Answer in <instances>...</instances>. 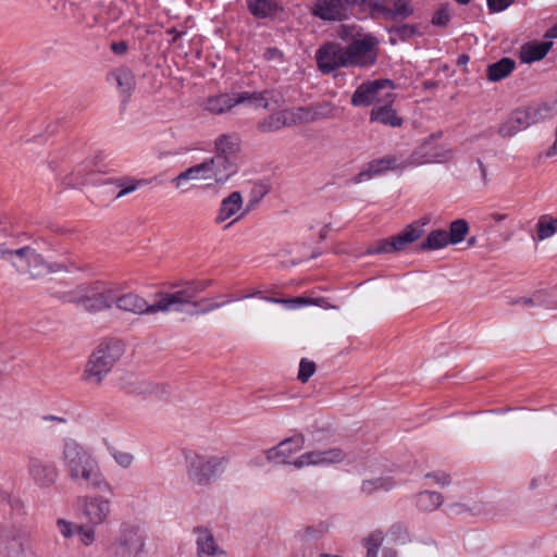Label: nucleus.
I'll list each match as a JSON object with an SVG mask.
<instances>
[{
	"label": "nucleus",
	"instance_id": "obj_1",
	"mask_svg": "<svg viewBox=\"0 0 557 557\" xmlns=\"http://www.w3.org/2000/svg\"><path fill=\"white\" fill-rule=\"evenodd\" d=\"M61 460L73 482H85L91 488L112 491L97 459L76 441L67 438L63 442Z\"/></svg>",
	"mask_w": 557,
	"mask_h": 557
},
{
	"label": "nucleus",
	"instance_id": "obj_2",
	"mask_svg": "<svg viewBox=\"0 0 557 557\" xmlns=\"http://www.w3.org/2000/svg\"><path fill=\"white\" fill-rule=\"evenodd\" d=\"M337 34L342 40L347 41L350 67L368 69L377 62L380 40L375 35L363 33L354 25H341Z\"/></svg>",
	"mask_w": 557,
	"mask_h": 557
},
{
	"label": "nucleus",
	"instance_id": "obj_3",
	"mask_svg": "<svg viewBox=\"0 0 557 557\" xmlns=\"http://www.w3.org/2000/svg\"><path fill=\"white\" fill-rule=\"evenodd\" d=\"M210 282L208 281H189L178 285H172L171 290L159 292L156 294V301L153 302V314L157 312H184L188 311L191 307L196 309L199 301L195 298L203 292Z\"/></svg>",
	"mask_w": 557,
	"mask_h": 557
},
{
	"label": "nucleus",
	"instance_id": "obj_4",
	"mask_svg": "<svg viewBox=\"0 0 557 557\" xmlns=\"http://www.w3.org/2000/svg\"><path fill=\"white\" fill-rule=\"evenodd\" d=\"M124 352L125 347L120 341L100 343L88 358L82 376L83 381L92 386H100Z\"/></svg>",
	"mask_w": 557,
	"mask_h": 557
},
{
	"label": "nucleus",
	"instance_id": "obj_5",
	"mask_svg": "<svg viewBox=\"0 0 557 557\" xmlns=\"http://www.w3.org/2000/svg\"><path fill=\"white\" fill-rule=\"evenodd\" d=\"M184 461L187 480L193 485L205 487L223 473L227 459L187 450L184 453Z\"/></svg>",
	"mask_w": 557,
	"mask_h": 557
},
{
	"label": "nucleus",
	"instance_id": "obj_6",
	"mask_svg": "<svg viewBox=\"0 0 557 557\" xmlns=\"http://www.w3.org/2000/svg\"><path fill=\"white\" fill-rule=\"evenodd\" d=\"M442 133L432 134L425 138L409 156L411 166L429 164V163H444L453 159L454 151L443 145L436 144L441 138Z\"/></svg>",
	"mask_w": 557,
	"mask_h": 557
},
{
	"label": "nucleus",
	"instance_id": "obj_7",
	"mask_svg": "<svg viewBox=\"0 0 557 557\" xmlns=\"http://www.w3.org/2000/svg\"><path fill=\"white\" fill-rule=\"evenodd\" d=\"M12 265L18 273L28 274L32 278L42 277L52 271L44 257L29 246L14 250Z\"/></svg>",
	"mask_w": 557,
	"mask_h": 557
},
{
	"label": "nucleus",
	"instance_id": "obj_8",
	"mask_svg": "<svg viewBox=\"0 0 557 557\" xmlns=\"http://www.w3.org/2000/svg\"><path fill=\"white\" fill-rule=\"evenodd\" d=\"M318 69L330 74L342 67H350L346 46L336 41L322 45L315 52Z\"/></svg>",
	"mask_w": 557,
	"mask_h": 557
},
{
	"label": "nucleus",
	"instance_id": "obj_9",
	"mask_svg": "<svg viewBox=\"0 0 557 557\" xmlns=\"http://www.w3.org/2000/svg\"><path fill=\"white\" fill-rule=\"evenodd\" d=\"M423 225L419 221H416L406 226L399 234L385 238L373 245L368 249L369 253H391L394 251H400L406 246L412 244L419 239L423 234Z\"/></svg>",
	"mask_w": 557,
	"mask_h": 557
},
{
	"label": "nucleus",
	"instance_id": "obj_10",
	"mask_svg": "<svg viewBox=\"0 0 557 557\" xmlns=\"http://www.w3.org/2000/svg\"><path fill=\"white\" fill-rule=\"evenodd\" d=\"M393 84L389 79H375L360 84L351 97L355 107H368L381 103L386 99V91H391Z\"/></svg>",
	"mask_w": 557,
	"mask_h": 557
},
{
	"label": "nucleus",
	"instance_id": "obj_11",
	"mask_svg": "<svg viewBox=\"0 0 557 557\" xmlns=\"http://www.w3.org/2000/svg\"><path fill=\"white\" fill-rule=\"evenodd\" d=\"M144 546L145 541L139 528L123 524L112 549L116 557H138Z\"/></svg>",
	"mask_w": 557,
	"mask_h": 557
},
{
	"label": "nucleus",
	"instance_id": "obj_12",
	"mask_svg": "<svg viewBox=\"0 0 557 557\" xmlns=\"http://www.w3.org/2000/svg\"><path fill=\"white\" fill-rule=\"evenodd\" d=\"M409 166H411L409 157L405 158L403 154H387L369 162L367 169L356 175L352 182L359 184L386 171L405 170Z\"/></svg>",
	"mask_w": 557,
	"mask_h": 557
},
{
	"label": "nucleus",
	"instance_id": "obj_13",
	"mask_svg": "<svg viewBox=\"0 0 557 557\" xmlns=\"http://www.w3.org/2000/svg\"><path fill=\"white\" fill-rule=\"evenodd\" d=\"M347 454L339 447H333L324 450H310L301 454L292 461L297 469L305 467H326L343 462Z\"/></svg>",
	"mask_w": 557,
	"mask_h": 557
},
{
	"label": "nucleus",
	"instance_id": "obj_14",
	"mask_svg": "<svg viewBox=\"0 0 557 557\" xmlns=\"http://www.w3.org/2000/svg\"><path fill=\"white\" fill-rule=\"evenodd\" d=\"M82 512L90 525L107 523L112 512V502L102 495H87L82 499Z\"/></svg>",
	"mask_w": 557,
	"mask_h": 557
},
{
	"label": "nucleus",
	"instance_id": "obj_15",
	"mask_svg": "<svg viewBox=\"0 0 557 557\" xmlns=\"http://www.w3.org/2000/svg\"><path fill=\"white\" fill-rule=\"evenodd\" d=\"M257 202L258 200H249L246 209L242 212L244 207L243 196L239 191H232L227 197L222 199L214 221L216 224H221L233 218V221L226 226L228 227L251 211Z\"/></svg>",
	"mask_w": 557,
	"mask_h": 557
},
{
	"label": "nucleus",
	"instance_id": "obj_16",
	"mask_svg": "<svg viewBox=\"0 0 557 557\" xmlns=\"http://www.w3.org/2000/svg\"><path fill=\"white\" fill-rule=\"evenodd\" d=\"M27 473L33 483L39 488L53 486L59 478V471L52 462L45 461L34 455L27 459Z\"/></svg>",
	"mask_w": 557,
	"mask_h": 557
},
{
	"label": "nucleus",
	"instance_id": "obj_17",
	"mask_svg": "<svg viewBox=\"0 0 557 557\" xmlns=\"http://www.w3.org/2000/svg\"><path fill=\"white\" fill-rule=\"evenodd\" d=\"M200 163L209 180L208 186H222L238 171V163H232L214 154Z\"/></svg>",
	"mask_w": 557,
	"mask_h": 557
},
{
	"label": "nucleus",
	"instance_id": "obj_18",
	"mask_svg": "<svg viewBox=\"0 0 557 557\" xmlns=\"http://www.w3.org/2000/svg\"><path fill=\"white\" fill-rule=\"evenodd\" d=\"M360 0H317L312 14L323 21H342L348 16L349 8Z\"/></svg>",
	"mask_w": 557,
	"mask_h": 557
},
{
	"label": "nucleus",
	"instance_id": "obj_19",
	"mask_svg": "<svg viewBox=\"0 0 557 557\" xmlns=\"http://www.w3.org/2000/svg\"><path fill=\"white\" fill-rule=\"evenodd\" d=\"M305 445V437L301 434L294 435L280 442L276 446L265 451L267 460L276 463H290L289 457L300 451Z\"/></svg>",
	"mask_w": 557,
	"mask_h": 557
},
{
	"label": "nucleus",
	"instance_id": "obj_20",
	"mask_svg": "<svg viewBox=\"0 0 557 557\" xmlns=\"http://www.w3.org/2000/svg\"><path fill=\"white\" fill-rule=\"evenodd\" d=\"M296 124H299V116L296 113V109L281 110L259 121L257 129L260 133L267 134L277 132L284 127H290Z\"/></svg>",
	"mask_w": 557,
	"mask_h": 557
},
{
	"label": "nucleus",
	"instance_id": "obj_21",
	"mask_svg": "<svg viewBox=\"0 0 557 557\" xmlns=\"http://www.w3.org/2000/svg\"><path fill=\"white\" fill-rule=\"evenodd\" d=\"M393 94L391 91H386V99L371 110L370 121L391 127H400L404 121L397 115L396 110L393 109Z\"/></svg>",
	"mask_w": 557,
	"mask_h": 557
},
{
	"label": "nucleus",
	"instance_id": "obj_22",
	"mask_svg": "<svg viewBox=\"0 0 557 557\" xmlns=\"http://www.w3.org/2000/svg\"><path fill=\"white\" fill-rule=\"evenodd\" d=\"M239 149L240 139L237 134H221L213 141L214 156L232 163H238Z\"/></svg>",
	"mask_w": 557,
	"mask_h": 557
},
{
	"label": "nucleus",
	"instance_id": "obj_23",
	"mask_svg": "<svg viewBox=\"0 0 557 557\" xmlns=\"http://www.w3.org/2000/svg\"><path fill=\"white\" fill-rule=\"evenodd\" d=\"M195 533L198 557H225L226 552L218 544L212 532L206 528H196Z\"/></svg>",
	"mask_w": 557,
	"mask_h": 557
},
{
	"label": "nucleus",
	"instance_id": "obj_24",
	"mask_svg": "<svg viewBox=\"0 0 557 557\" xmlns=\"http://www.w3.org/2000/svg\"><path fill=\"white\" fill-rule=\"evenodd\" d=\"M208 182L207 174H205L203 168L201 163H196L186 170L178 173L171 180V184L177 189L180 193H188L195 186L194 182Z\"/></svg>",
	"mask_w": 557,
	"mask_h": 557
},
{
	"label": "nucleus",
	"instance_id": "obj_25",
	"mask_svg": "<svg viewBox=\"0 0 557 557\" xmlns=\"http://www.w3.org/2000/svg\"><path fill=\"white\" fill-rule=\"evenodd\" d=\"M116 308L133 314H153V304H149L136 293H119Z\"/></svg>",
	"mask_w": 557,
	"mask_h": 557
},
{
	"label": "nucleus",
	"instance_id": "obj_26",
	"mask_svg": "<svg viewBox=\"0 0 557 557\" xmlns=\"http://www.w3.org/2000/svg\"><path fill=\"white\" fill-rule=\"evenodd\" d=\"M127 389L129 393L152 397L156 399H165L170 394L169 387L165 384L140 377H135L129 383Z\"/></svg>",
	"mask_w": 557,
	"mask_h": 557
},
{
	"label": "nucleus",
	"instance_id": "obj_27",
	"mask_svg": "<svg viewBox=\"0 0 557 557\" xmlns=\"http://www.w3.org/2000/svg\"><path fill=\"white\" fill-rule=\"evenodd\" d=\"M3 550L8 557H27L29 540L20 531H9L3 536Z\"/></svg>",
	"mask_w": 557,
	"mask_h": 557
},
{
	"label": "nucleus",
	"instance_id": "obj_28",
	"mask_svg": "<svg viewBox=\"0 0 557 557\" xmlns=\"http://www.w3.org/2000/svg\"><path fill=\"white\" fill-rule=\"evenodd\" d=\"M255 296H259L261 299H263L265 301H269V302H273V304L295 302V304H299L300 305V304H307L308 302L306 299H302V298H295V299H292V300H285V299H278V298H273V297L260 296V292L259 290H255L251 294H248V295H245V296L230 295V296H227V300H225V301H222V302H210L206 308H202V309H199V310H197V308L194 309L191 311V313H208L210 311H213L215 309H219V308L225 306L226 304H230V302H233V301H238V300H242V299H245V298H249V297H255Z\"/></svg>",
	"mask_w": 557,
	"mask_h": 557
},
{
	"label": "nucleus",
	"instance_id": "obj_29",
	"mask_svg": "<svg viewBox=\"0 0 557 557\" xmlns=\"http://www.w3.org/2000/svg\"><path fill=\"white\" fill-rule=\"evenodd\" d=\"M237 106L236 94H218L205 100L203 108L210 114H224Z\"/></svg>",
	"mask_w": 557,
	"mask_h": 557
},
{
	"label": "nucleus",
	"instance_id": "obj_30",
	"mask_svg": "<svg viewBox=\"0 0 557 557\" xmlns=\"http://www.w3.org/2000/svg\"><path fill=\"white\" fill-rule=\"evenodd\" d=\"M335 108L329 102L318 103L307 108H297L296 113L299 116L300 123H309L320 119H327L333 116Z\"/></svg>",
	"mask_w": 557,
	"mask_h": 557
},
{
	"label": "nucleus",
	"instance_id": "obj_31",
	"mask_svg": "<svg viewBox=\"0 0 557 557\" xmlns=\"http://www.w3.org/2000/svg\"><path fill=\"white\" fill-rule=\"evenodd\" d=\"M530 127L527 121V116L522 109L513 111L498 128V134L503 137H511L519 132Z\"/></svg>",
	"mask_w": 557,
	"mask_h": 557
},
{
	"label": "nucleus",
	"instance_id": "obj_32",
	"mask_svg": "<svg viewBox=\"0 0 557 557\" xmlns=\"http://www.w3.org/2000/svg\"><path fill=\"white\" fill-rule=\"evenodd\" d=\"M512 304L523 305L527 307H545L549 310L557 309V299L554 297L553 290H537L530 297L516 299Z\"/></svg>",
	"mask_w": 557,
	"mask_h": 557
},
{
	"label": "nucleus",
	"instance_id": "obj_33",
	"mask_svg": "<svg viewBox=\"0 0 557 557\" xmlns=\"http://www.w3.org/2000/svg\"><path fill=\"white\" fill-rule=\"evenodd\" d=\"M552 46V41L527 44L521 48L520 60L523 63L540 61L547 54Z\"/></svg>",
	"mask_w": 557,
	"mask_h": 557
},
{
	"label": "nucleus",
	"instance_id": "obj_34",
	"mask_svg": "<svg viewBox=\"0 0 557 557\" xmlns=\"http://www.w3.org/2000/svg\"><path fill=\"white\" fill-rule=\"evenodd\" d=\"M516 62L510 58H503L487 66V78L491 82H498L512 73Z\"/></svg>",
	"mask_w": 557,
	"mask_h": 557
},
{
	"label": "nucleus",
	"instance_id": "obj_35",
	"mask_svg": "<svg viewBox=\"0 0 557 557\" xmlns=\"http://www.w3.org/2000/svg\"><path fill=\"white\" fill-rule=\"evenodd\" d=\"M268 91H242L236 94V102L238 104H247L252 108L267 109L269 107Z\"/></svg>",
	"mask_w": 557,
	"mask_h": 557
},
{
	"label": "nucleus",
	"instance_id": "obj_36",
	"mask_svg": "<svg viewBox=\"0 0 557 557\" xmlns=\"http://www.w3.org/2000/svg\"><path fill=\"white\" fill-rule=\"evenodd\" d=\"M522 111L527 116L529 126L544 122L553 115L552 108L547 103H535L522 109Z\"/></svg>",
	"mask_w": 557,
	"mask_h": 557
},
{
	"label": "nucleus",
	"instance_id": "obj_37",
	"mask_svg": "<svg viewBox=\"0 0 557 557\" xmlns=\"http://www.w3.org/2000/svg\"><path fill=\"white\" fill-rule=\"evenodd\" d=\"M449 238L448 233L445 230H434L420 244V250H437L448 246Z\"/></svg>",
	"mask_w": 557,
	"mask_h": 557
},
{
	"label": "nucleus",
	"instance_id": "obj_38",
	"mask_svg": "<svg viewBox=\"0 0 557 557\" xmlns=\"http://www.w3.org/2000/svg\"><path fill=\"white\" fill-rule=\"evenodd\" d=\"M396 483L391 476H381L370 480H364L361 484V491L371 495L375 492H388L395 487Z\"/></svg>",
	"mask_w": 557,
	"mask_h": 557
},
{
	"label": "nucleus",
	"instance_id": "obj_39",
	"mask_svg": "<svg viewBox=\"0 0 557 557\" xmlns=\"http://www.w3.org/2000/svg\"><path fill=\"white\" fill-rule=\"evenodd\" d=\"M389 14H386L387 21L405 20L413 14V5L410 0H391Z\"/></svg>",
	"mask_w": 557,
	"mask_h": 557
},
{
	"label": "nucleus",
	"instance_id": "obj_40",
	"mask_svg": "<svg viewBox=\"0 0 557 557\" xmlns=\"http://www.w3.org/2000/svg\"><path fill=\"white\" fill-rule=\"evenodd\" d=\"M443 503V496L437 492L424 491L417 495V506L423 511H433Z\"/></svg>",
	"mask_w": 557,
	"mask_h": 557
},
{
	"label": "nucleus",
	"instance_id": "obj_41",
	"mask_svg": "<svg viewBox=\"0 0 557 557\" xmlns=\"http://www.w3.org/2000/svg\"><path fill=\"white\" fill-rule=\"evenodd\" d=\"M557 232V218L554 219L548 214L540 216L536 224V237L539 240H545Z\"/></svg>",
	"mask_w": 557,
	"mask_h": 557
},
{
	"label": "nucleus",
	"instance_id": "obj_42",
	"mask_svg": "<svg viewBox=\"0 0 557 557\" xmlns=\"http://www.w3.org/2000/svg\"><path fill=\"white\" fill-rule=\"evenodd\" d=\"M469 232V224L463 219L455 220L449 225L448 238L450 245H457L461 243Z\"/></svg>",
	"mask_w": 557,
	"mask_h": 557
},
{
	"label": "nucleus",
	"instance_id": "obj_43",
	"mask_svg": "<svg viewBox=\"0 0 557 557\" xmlns=\"http://www.w3.org/2000/svg\"><path fill=\"white\" fill-rule=\"evenodd\" d=\"M72 301L78 302L88 312H99L106 310L102 305L103 302H101L94 289L85 296L73 298Z\"/></svg>",
	"mask_w": 557,
	"mask_h": 557
},
{
	"label": "nucleus",
	"instance_id": "obj_44",
	"mask_svg": "<svg viewBox=\"0 0 557 557\" xmlns=\"http://www.w3.org/2000/svg\"><path fill=\"white\" fill-rule=\"evenodd\" d=\"M359 4L367 5L373 17H382L386 20V14L391 13V0H360Z\"/></svg>",
	"mask_w": 557,
	"mask_h": 557
},
{
	"label": "nucleus",
	"instance_id": "obj_45",
	"mask_svg": "<svg viewBox=\"0 0 557 557\" xmlns=\"http://www.w3.org/2000/svg\"><path fill=\"white\" fill-rule=\"evenodd\" d=\"M383 533L381 531L372 532L363 540V545L367 548L366 557H377L379 550L383 544Z\"/></svg>",
	"mask_w": 557,
	"mask_h": 557
},
{
	"label": "nucleus",
	"instance_id": "obj_46",
	"mask_svg": "<svg viewBox=\"0 0 557 557\" xmlns=\"http://www.w3.org/2000/svg\"><path fill=\"white\" fill-rule=\"evenodd\" d=\"M95 293L98 295L101 302H103V307L106 309L112 308L113 305L116 306L119 292L113 287H101L95 288Z\"/></svg>",
	"mask_w": 557,
	"mask_h": 557
},
{
	"label": "nucleus",
	"instance_id": "obj_47",
	"mask_svg": "<svg viewBox=\"0 0 557 557\" xmlns=\"http://www.w3.org/2000/svg\"><path fill=\"white\" fill-rule=\"evenodd\" d=\"M148 184L147 180H134L126 178L119 182V187H121L120 191L116 195V198H121L129 193L135 191L139 187L146 186Z\"/></svg>",
	"mask_w": 557,
	"mask_h": 557
},
{
	"label": "nucleus",
	"instance_id": "obj_48",
	"mask_svg": "<svg viewBox=\"0 0 557 557\" xmlns=\"http://www.w3.org/2000/svg\"><path fill=\"white\" fill-rule=\"evenodd\" d=\"M249 10L257 17H267L272 12L271 0H256L249 3Z\"/></svg>",
	"mask_w": 557,
	"mask_h": 557
},
{
	"label": "nucleus",
	"instance_id": "obj_49",
	"mask_svg": "<svg viewBox=\"0 0 557 557\" xmlns=\"http://www.w3.org/2000/svg\"><path fill=\"white\" fill-rule=\"evenodd\" d=\"M315 372V363L311 360L302 358L299 363L298 380L302 383L309 381V379Z\"/></svg>",
	"mask_w": 557,
	"mask_h": 557
},
{
	"label": "nucleus",
	"instance_id": "obj_50",
	"mask_svg": "<svg viewBox=\"0 0 557 557\" xmlns=\"http://www.w3.org/2000/svg\"><path fill=\"white\" fill-rule=\"evenodd\" d=\"M111 456L114 461L124 469L129 468L135 459L133 454L117 449L111 450Z\"/></svg>",
	"mask_w": 557,
	"mask_h": 557
},
{
	"label": "nucleus",
	"instance_id": "obj_51",
	"mask_svg": "<svg viewBox=\"0 0 557 557\" xmlns=\"http://www.w3.org/2000/svg\"><path fill=\"white\" fill-rule=\"evenodd\" d=\"M76 533L84 545H90L96 539L94 525H78Z\"/></svg>",
	"mask_w": 557,
	"mask_h": 557
},
{
	"label": "nucleus",
	"instance_id": "obj_52",
	"mask_svg": "<svg viewBox=\"0 0 557 557\" xmlns=\"http://www.w3.org/2000/svg\"><path fill=\"white\" fill-rule=\"evenodd\" d=\"M114 77L117 83V85L123 88L124 90L131 89L133 76L131 71L128 70H119L114 72Z\"/></svg>",
	"mask_w": 557,
	"mask_h": 557
},
{
	"label": "nucleus",
	"instance_id": "obj_53",
	"mask_svg": "<svg viewBox=\"0 0 557 557\" xmlns=\"http://www.w3.org/2000/svg\"><path fill=\"white\" fill-rule=\"evenodd\" d=\"M450 20V12L448 10L447 5H443L441 9H438L433 17H432V24L435 26H446Z\"/></svg>",
	"mask_w": 557,
	"mask_h": 557
},
{
	"label": "nucleus",
	"instance_id": "obj_54",
	"mask_svg": "<svg viewBox=\"0 0 557 557\" xmlns=\"http://www.w3.org/2000/svg\"><path fill=\"white\" fill-rule=\"evenodd\" d=\"M57 527L59 532L66 539L73 536L77 530V527L74 523L65 519H58Z\"/></svg>",
	"mask_w": 557,
	"mask_h": 557
},
{
	"label": "nucleus",
	"instance_id": "obj_55",
	"mask_svg": "<svg viewBox=\"0 0 557 557\" xmlns=\"http://www.w3.org/2000/svg\"><path fill=\"white\" fill-rule=\"evenodd\" d=\"M487 7L492 12H502L507 9L515 0H486Z\"/></svg>",
	"mask_w": 557,
	"mask_h": 557
},
{
	"label": "nucleus",
	"instance_id": "obj_56",
	"mask_svg": "<svg viewBox=\"0 0 557 557\" xmlns=\"http://www.w3.org/2000/svg\"><path fill=\"white\" fill-rule=\"evenodd\" d=\"M425 476L428 479H432L435 484L441 485V486H445L450 483L449 475L442 471L428 473Z\"/></svg>",
	"mask_w": 557,
	"mask_h": 557
},
{
	"label": "nucleus",
	"instance_id": "obj_57",
	"mask_svg": "<svg viewBox=\"0 0 557 557\" xmlns=\"http://www.w3.org/2000/svg\"><path fill=\"white\" fill-rule=\"evenodd\" d=\"M397 36L401 39H408L416 33V27L412 25H401L395 29Z\"/></svg>",
	"mask_w": 557,
	"mask_h": 557
},
{
	"label": "nucleus",
	"instance_id": "obj_58",
	"mask_svg": "<svg viewBox=\"0 0 557 557\" xmlns=\"http://www.w3.org/2000/svg\"><path fill=\"white\" fill-rule=\"evenodd\" d=\"M111 50L115 53V54H124L126 53L127 49H128V45L126 41H113L111 44Z\"/></svg>",
	"mask_w": 557,
	"mask_h": 557
},
{
	"label": "nucleus",
	"instance_id": "obj_59",
	"mask_svg": "<svg viewBox=\"0 0 557 557\" xmlns=\"http://www.w3.org/2000/svg\"><path fill=\"white\" fill-rule=\"evenodd\" d=\"M264 58L268 60V61H273V60H276V61H282L283 59V54L282 52L276 49V48H268L264 52Z\"/></svg>",
	"mask_w": 557,
	"mask_h": 557
},
{
	"label": "nucleus",
	"instance_id": "obj_60",
	"mask_svg": "<svg viewBox=\"0 0 557 557\" xmlns=\"http://www.w3.org/2000/svg\"><path fill=\"white\" fill-rule=\"evenodd\" d=\"M14 259V250L7 249L4 247H0V260H13Z\"/></svg>",
	"mask_w": 557,
	"mask_h": 557
},
{
	"label": "nucleus",
	"instance_id": "obj_61",
	"mask_svg": "<svg viewBox=\"0 0 557 557\" xmlns=\"http://www.w3.org/2000/svg\"><path fill=\"white\" fill-rule=\"evenodd\" d=\"M42 419L45 421H55V422H60V423H65L66 422V419H64L62 417H58V416H52V414L44 416Z\"/></svg>",
	"mask_w": 557,
	"mask_h": 557
},
{
	"label": "nucleus",
	"instance_id": "obj_62",
	"mask_svg": "<svg viewBox=\"0 0 557 557\" xmlns=\"http://www.w3.org/2000/svg\"><path fill=\"white\" fill-rule=\"evenodd\" d=\"M545 37L557 38V23L546 32Z\"/></svg>",
	"mask_w": 557,
	"mask_h": 557
},
{
	"label": "nucleus",
	"instance_id": "obj_63",
	"mask_svg": "<svg viewBox=\"0 0 557 557\" xmlns=\"http://www.w3.org/2000/svg\"><path fill=\"white\" fill-rule=\"evenodd\" d=\"M437 85V83L435 81H425L423 83V86L426 88V89H431V88H435Z\"/></svg>",
	"mask_w": 557,
	"mask_h": 557
},
{
	"label": "nucleus",
	"instance_id": "obj_64",
	"mask_svg": "<svg viewBox=\"0 0 557 557\" xmlns=\"http://www.w3.org/2000/svg\"><path fill=\"white\" fill-rule=\"evenodd\" d=\"M469 61V57L467 54H461L458 58V64H467Z\"/></svg>",
	"mask_w": 557,
	"mask_h": 557
}]
</instances>
